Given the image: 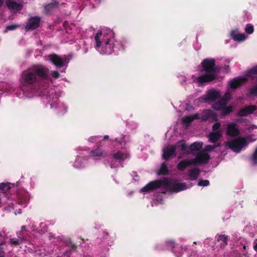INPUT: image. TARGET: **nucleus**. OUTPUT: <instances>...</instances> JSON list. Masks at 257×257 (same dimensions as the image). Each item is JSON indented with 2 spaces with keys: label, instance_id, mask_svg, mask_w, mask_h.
<instances>
[{
  "label": "nucleus",
  "instance_id": "obj_19",
  "mask_svg": "<svg viewBox=\"0 0 257 257\" xmlns=\"http://www.w3.org/2000/svg\"><path fill=\"white\" fill-rule=\"evenodd\" d=\"M219 93L216 90L208 91L206 94V99L207 102H214L220 97Z\"/></svg>",
  "mask_w": 257,
  "mask_h": 257
},
{
  "label": "nucleus",
  "instance_id": "obj_48",
  "mask_svg": "<svg viewBox=\"0 0 257 257\" xmlns=\"http://www.w3.org/2000/svg\"><path fill=\"white\" fill-rule=\"evenodd\" d=\"M224 98L227 99V102H228L230 99L229 94H227V93L225 94L221 99H224Z\"/></svg>",
  "mask_w": 257,
  "mask_h": 257
},
{
  "label": "nucleus",
  "instance_id": "obj_27",
  "mask_svg": "<svg viewBox=\"0 0 257 257\" xmlns=\"http://www.w3.org/2000/svg\"><path fill=\"white\" fill-rule=\"evenodd\" d=\"M202 143L195 142L190 145V149L192 151H199L202 148Z\"/></svg>",
  "mask_w": 257,
  "mask_h": 257
},
{
  "label": "nucleus",
  "instance_id": "obj_18",
  "mask_svg": "<svg viewBox=\"0 0 257 257\" xmlns=\"http://www.w3.org/2000/svg\"><path fill=\"white\" fill-rule=\"evenodd\" d=\"M246 81L247 79L245 77L234 78L230 81L229 83V86L232 89H236L241 86L242 83L245 82Z\"/></svg>",
  "mask_w": 257,
  "mask_h": 257
},
{
  "label": "nucleus",
  "instance_id": "obj_26",
  "mask_svg": "<svg viewBox=\"0 0 257 257\" xmlns=\"http://www.w3.org/2000/svg\"><path fill=\"white\" fill-rule=\"evenodd\" d=\"M169 173L168 168L165 162L162 163L157 174L159 175H167Z\"/></svg>",
  "mask_w": 257,
  "mask_h": 257
},
{
  "label": "nucleus",
  "instance_id": "obj_17",
  "mask_svg": "<svg viewBox=\"0 0 257 257\" xmlns=\"http://www.w3.org/2000/svg\"><path fill=\"white\" fill-rule=\"evenodd\" d=\"M240 134L239 129L236 127V124L232 122L228 124L226 129V135L231 137L238 136Z\"/></svg>",
  "mask_w": 257,
  "mask_h": 257
},
{
  "label": "nucleus",
  "instance_id": "obj_55",
  "mask_svg": "<svg viewBox=\"0 0 257 257\" xmlns=\"http://www.w3.org/2000/svg\"><path fill=\"white\" fill-rule=\"evenodd\" d=\"M118 143L119 144H120V145L121 144V142H118Z\"/></svg>",
  "mask_w": 257,
  "mask_h": 257
},
{
  "label": "nucleus",
  "instance_id": "obj_6",
  "mask_svg": "<svg viewBox=\"0 0 257 257\" xmlns=\"http://www.w3.org/2000/svg\"><path fill=\"white\" fill-rule=\"evenodd\" d=\"M202 69L201 72L212 73L216 74L217 68L215 66V60L214 59L206 58L201 63Z\"/></svg>",
  "mask_w": 257,
  "mask_h": 257
},
{
  "label": "nucleus",
  "instance_id": "obj_53",
  "mask_svg": "<svg viewBox=\"0 0 257 257\" xmlns=\"http://www.w3.org/2000/svg\"><path fill=\"white\" fill-rule=\"evenodd\" d=\"M3 4V0H0V7L2 6Z\"/></svg>",
  "mask_w": 257,
  "mask_h": 257
},
{
  "label": "nucleus",
  "instance_id": "obj_15",
  "mask_svg": "<svg viewBox=\"0 0 257 257\" xmlns=\"http://www.w3.org/2000/svg\"><path fill=\"white\" fill-rule=\"evenodd\" d=\"M256 109V106L254 105H247L241 108L237 112L238 116H246L248 114H252Z\"/></svg>",
  "mask_w": 257,
  "mask_h": 257
},
{
  "label": "nucleus",
  "instance_id": "obj_23",
  "mask_svg": "<svg viewBox=\"0 0 257 257\" xmlns=\"http://www.w3.org/2000/svg\"><path fill=\"white\" fill-rule=\"evenodd\" d=\"M215 238L216 241L220 242L221 248H223L227 245L228 240V236L225 234H219L216 235Z\"/></svg>",
  "mask_w": 257,
  "mask_h": 257
},
{
  "label": "nucleus",
  "instance_id": "obj_7",
  "mask_svg": "<svg viewBox=\"0 0 257 257\" xmlns=\"http://www.w3.org/2000/svg\"><path fill=\"white\" fill-rule=\"evenodd\" d=\"M162 186L164 187V178L163 180L151 181L141 189V192L145 193H149L155 191Z\"/></svg>",
  "mask_w": 257,
  "mask_h": 257
},
{
  "label": "nucleus",
  "instance_id": "obj_39",
  "mask_svg": "<svg viewBox=\"0 0 257 257\" xmlns=\"http://www.w3.org/2000/svg\"><path fill=\"white\" fill-rule=\"evenodd\" d=\"M19 27V26L16 24H12L8 25L6 27V29L8 31H13L16 30Z\"/></svg>",
  "mask_w": 257,
  "mask_h": 257
},
{
  "label": "nucleus",
  "instance_id": "obj_51",
  "mask_svg": "<svg viewBox=\"0 0 257 257\" xmlns=\"http://www.w3.org/2000/svg\"><path fill=\"white\" fill-rule=\"evenodd\" d=\"M26 228V227L25 225H23V226H21V230L22 231L25 230Z\"/></svg>",
  "mask_w": 257,
  "mask_h": 257
},
{
  "label": "nucleus",
  "instance_id": "obj_31",
  "mask_svg": "<svg viewBox=\"0 0 257 257\" xmlns=\"http://www.w3.org/2000/svg\"><path fill=\"white\" fill-rule=\"evenodd\" d=\"M11 189L10 183H0V190H2L3 192H8Z\"/></svg>",
  "mask_w": 257,
  "mask_h": 257
},
{
  "label": "nucleus",
  "instance_id": "obj_37",
  "mask_svg": "<svg viewBox=\"0 0 257 257\" xmlns=\"http://www.w3.org/2000/svg\"><path fill=\"white\" fill-rule=\"evenodd\" d=\"M251 158L253 162L254 165L257 164V147L252 154Z\"/></svg>",
  "mask_w": 257,
  "mask_h": 257
},
{
  "label": "nucleus",
  "instance_id": "obj_41",
  "mask_svg": "<svg viewBox=\"0 0 257 257\" xmlns=\"http://www.w3.org/2000/svg\"><path fill=\"white\" fill-rule=\"evenodd\" d=\"M214 149H215V147H214L213 145H206L205 146L204 150L203 151L210 152V151H213Z\"/></svg>",
  "mask_w": 257,
  "mask_h": 257
},
{
  "label": "nucleus",
  "instance_id": "obj_50",
  "mask_svg": "<svg viewBox=\"0 0 257 257\" xmlns=\"http://www.w3.org/2000/svg\"><path fill=\"white\" fill-rule=\"evenodd\" d=\"M214 147H215V149L216 148H217V147H219L220 146V143H218L216 144H215L214 145H213Z\"/></svg>",
  "mask_w": 257,
  "mask_h": 257
},
{
  "label": "nucleus",
  "instance_id": "obj_22",
  "mask_svg": "<svg viewBox=\"0 0 257 257\" xmlns=\"http://www.w3.org/2000/svg\"><path fill=\"white\" fill-rule=\"evenodd\" d=\"M222 137V132L218 130L210 133L208 135L209 141L212 143H215Z\"/></svg>",
  "mask_w": 257,
  "mask_h": 257
},
{
  "label": "nucleus",
  "instance_id": "obj_43",
  "mask_svg": "<svg viewBox=\"0 0 257 257\" xmlns=\"http://www.w3.org/2000/svg\"><path fill=\"white\" fill-rule=\"evenodd\" d=\"M68 245L70 247L71 250H74L77 248V245L71 241L68 243Z\"/></svg>",
  "mask_w": 257,
  "mask_h": 257
},
{
  "label": "nucleus",
  "instance_id": "obj_29",
  "mask_svg": "<svg viewBox=\"0 0 257 257\" xmlns=\"http://www.w3.org/2000/svg\"><path fill=\"white\" fill-rule=\"evenodd\" d=\"M213 115V113L210 110H206L205 113L201 116V119L202 121H206L211 118Z\"/></svg>",
  "mask_w": 257,
  "mask_h": 257
},
{
  "label": "nucleus",
  "instance_id": "obj_14",
  "mask_svg": "<svg viewBox=\"0 0 257 257\" xmlns=\"http://www.w3.org/2000/svg\"><path fill=\"white\" fill-rule=\"evenodd\" d=\"M6 4L9 9L13 13L18 12L23 8V5L17 3L15 0H7Z\"/></svg>",
  "mask_w": 257,
  "mask_h": 257
},
{
  "label": "nucleus",
  "instance_id": "obj_2",
  "mask_svg": "<svg viewBox=\"0 0 257 257\" xmlns=\"http://www.w3.org/2000/svg\"><path fill=\"white\" fill-rule=\"evenodd\" d=\"M102 32L99 31L94 37L95 41V49L101 54L110 55L113 52L114 46L113 39H107L103 41L100 40L102 36Z\"/></svg>",
  "mask_w": 257,
  "mask_h": 257
},
{
  "label": "nucleus",
  "instance_id": "obj_36",
  "mask_svg": "<svg viewBox=\"0 0 257 257\" xmlns=\"http://www.w3.org/2000/svg\"><path fill=\"white\" fill-rule=\"evenodd\" d=\"M209 185V181L208 180H202L198 182V185L199 186H207Z\"/></svg>",
  "mask_w": 257,
  "mask_h": 257
},
{
  "label": "nucleus",
  "instance_id": "obj_30",
  "mask_svg": "<svg viewBox=\"0 0 257 257\" xmlns=\"http://www.w3.org/2000/svg\"><path fill=\"white\" fill-rule=\"evenodd\" d=\"M113 158L119 161H123L124 160V154L119 151L113 154Z\"/></svg>",
  "mask_w": 257,
  "mask_h": 257
},
{
  "label": "nucleus",
  "instance_id": "obj_13",
  "mask_svg": "<svg viewBox=\"0 0 257 257\" xmlns=\"http://www.w3.org/2000/svg\"><path fill=\"white\" fill-rule=\"evenodd\" d=\"M106 156L107 153L99 147H98L96 149L91 150L89 152L90 157L96 160H99L101 158H104Z\"/></svg>",
  "mask_w": 257,
  "mask_h": 257
},
{
  "label": "nucleus",
  "instance_id": "obj_49",
  "mask_svg": "<svg viewBox=\"0 0 257 257\" xmlns=\"http://www.w3.org/2000/svg\"><path fill=\"white\" fill-rule=\"evenodd\" d=\"M253 249L257 251V242H254Z\"/></svg>",
  "mask_w": 257,
  "mask_h": 257
},
{
  "label": "nucleus",
  "instance_id": "obj_46",
  "mask_svg": "<svg viewBox=\"0 0 257 257\" xmlns=\"http://www.w3.org/2000/svg\"><path fill=\"white\" fill-rule=\"evenodd\" d=\"M97 138V137H96V136L91 137L90 138H89L88 140L89 142L93 143L96 141Z\"/></svg>",
  "mask_w": 257,
  "mask_h": 257
},
{
  "label": "nucleus",
  "instance_id": "obj_24",
  "mask_svg": "<svg viewBox=\"0 0 257 257\" xmlns=\"http://www.w3.org/2000/svg\"><path fill=\"white\" fill-rule=\"evenodd\" d=\"M59 6V2L57 1H53L51 3L46 5L44 7V9L47 13H49L54 9L58 8Z\"/></svg>",
  "mask_w": 257,
  "mask_h": 257
},
{
  "label": "nucleus",
  "instance_id": "obj_4",
  "mask_svg": "<svg viewBox=\"0 0 257 257\" xmlns=\"http://www.w3.org/2000/svg\"><path fill=\"white\" fill-rule=\"evenodd\" d=\"M227 99H220L218 102L213 103L211 107L216 110H221V114L222 115L226 116L231 113L234 107L232 106H226Z\"/></svg>",
  "mask_w": 257,
  "mask_h": 257
},
{
  "label": "nucleus",
  "instance_id": "obj_40",
  "mask_svg": "<svg viewBox=\"0 0 257 257\" xmlns=\"http://www.w3.org/2000/svg\"><path fill=\"white\" fill-rule=\"evenodd\" d=\"M221 126V123L220 122H215L212 126V130L213 131H217L220 130Z\"/></svg>",
  "mask_w": 257,
  "mask_h": 257
},
{
  "label": "nucleus",
  "instance_id": "obj_10",
  "mask_svg": "<svg viewBox=\"0 0 257 257\" xmlns=\"http://www.w3.org/2000/svg\"><path fill=\"white\" fill-rule=\"evenodd\" d=\"M167 244L168 246L171 248L172 252L177 257H181L184 253L182 248L177 244L173 240H169L167 241Z\"/></svg>",
  "mask_w": 257,
  "mask_h": 257
},
{
  "label": "nucleus",
  "instance_id": "obj_42",
  "mask_svg": "<svg viewBox=\"0 0 257 257\" xmlns=\"http://www.w3.org/2000/svg\"><path fill=\"white\" fill-rule=\"evenodd\" d=\"M52 76L55 79H57L60 77L59 73L57 71H52L51 72Z\"/></svg>",
  "mask_w": 257,
  "mask_h": 257
},
{
  "label": "nucleus",
  "instance_id": "obj_33",
  "mask_svg": "<svg viewBox=\"0 0 257 257\" xmlns=\"http://www.w3.org/2000/svg\"><path fill=\"white\" fill-rule=\"evenodd\" d=\"M247 75L248 76H251L252 75H257V65L252 67L247 72Z\"/></svg>",
  "mask_w": 257,
  "mask_h": 257
},
{
  "label": "nucleus",
  "instance_id": "obj_9",
  "mask_svg": "<svg viewBox=\"0 0 257 257\" xmlns=\"http://www.w3.org/2000/svg\"><path fill=\"white\" fill-rule=\"evenodd\" d=\"M210 157L207 153L201 151L196 154V157L192 160L194 165L207 164Z\"/></svg>",
  "mask_w": 257,
  "mask_h": 257
},
{
  "label": "nucleus",
  "instance_id": "obj_20",
  "mask_svg": "<svg viewBox=\"0 0 257 257\" xmlns=\"http://www.w3.org/2000/svg\"><path fill=\"white\" fill-rule=\"evenodd\" d=\"M192 165H194L192 160L184 159L178 163L177 168L180 171H183L187 167Z\"/></svg>",
  "mask_w": 257,
  "mask_h": 257
},
{
  "label": "nucleus",
  "instance_id": "obj_5",
  "mask_svg": "<svg viewBox=\"0 0 257 257\" xmlns=\"http://www.w3.org/2000/svg\"><path fill=\"white\" fill-rule=\"evenodd\" d=\"M248 142L244 138L239 137L226 142V147L236 153H239L242 148L248 145Z\"/></svg>",
  "mask_w": 257,
  "mask_h": 257
},
{
  "label": "nucleus",
  "instance_id": "obj_44",
  "mask_svg": "<svg viewBox=\"0 0 257 257\" xmlns=\"http://www.w3.org/2000/svg\"><path fill=\"white\" fill-rule=\"evenodd\" d=\"M197 100L200 103H204V102H207V100L206 99V95L205 96H201V97L198 98Z\"/></svg>",
  "mask_w": 257,
  "mask_h": 257
},
{
  "label": "nucleus",
  "instance_id": "obj_11",
  "mask_svg": "<svg viewBox=\"0 0 257 257\" xmlns=\"http://www.w3.org/2000/svg\"><path fill=\"white\" fill-rule=\"evenodd\" d=\"M176 146L172 145L167 147L163 150V158L166 161L169 160L171 157L176 156Z\"/></svg>",
  "mask_w": 257,
  "mask_h": 257
},
{
  "label": "nucleus",
  "instance_id": "obj_47",
  "mask_svg": "<svg viewBox=\"0 0 257 257\" xmlns=\"http://www.w3.org/2000/svg\"><path fill=\"white\" fill-rule=\"evenodd\" d=\"M191 116H193V120L199 118V114L198 113H196L193 115H191Z\"/></svg>",
  "mask_w": 257,
  "mask_h": 257
},
{
  "label": "nucleus",
  "instance_id": "obj_1",
  "mask_svg": "<svg viewBox=\"0 0 257 257\" xmlns=\"http://www.w3.org/2000/svg\"><path fill=\"white\" fill-rule=\"evenodd\" d=\"M49 69L45 66L35 65L22 72L20 83L22 87L33 88L48 78Z\"/></svg>",
  "mask_w": 257,
  "mask_h": 257
},
{
  "label": "nucleus",
  "instance_id": "obj_45",
  "mask_svg": "<svg viewBox=\"0 0 257 257\" xmlns=\"http://www.w3.org/2000/svg\"><path fill=\"white\" fill-rule=\"evenodd\" d=\"M223 69H224V71L225 73H227L229 72V71H230L229 66L228 65H225L224 66Z\"/></svg>",
  "mask_w": 257,
  "mask_h": 257
},
{
  "label": "nucleus",
  "instance_id": "obj_25",
  "mask_svg": "<svg viewBox=\"0 0 257 257\" xmlns=\"http://www.w3.org/2000/svg\"><path fill=\"white\" fill-rule=\"evenodd\" d=\"M200 169L198 168H195L189 170L188 176L190 177L192 181L195 180L200 174Z\"/></svg>",
  "mask_w": 257,
  "mask_h": 257
},
{
  "label": "nucleus",
  "instance_id": "obj_38",
  "mask_svg": "<svg viewBox=\"0 0 257 257\" xmlns=\"http://www.w3.org/2000/svg\"><path fill=\"white\" fill-rule=\"evenodd\" d=\"M21 240L22 241V239H21ZM10 242L12 245L16 246L19 245L22 242V241H20L16 238H11L10 240Z\"/></svg>",
  "mask_w": 257,
  "mask_h": 257
},
{
  "label": "nucleus",
  "instance_id": "obj_52",
  "mask_svg": "<svg viewBox=\"0 0 257 257\" xmlns=\"http://www.w3.org/2000/svg\"><path fill=\"white\" fill-rule=\"evenodd\" d=\"M109 138V136L108 135H105L104 136V140H107Z\"/></svg>",
  "mask_w": 257,
  "mask_h": 257
},
{
  "label": "nucleus",
  "instance_id": "obj_34",
  "mask_svg": "<svg viewBox=\"0 0 257 257\" xmlns=\"http://www.w3.org/2000/svg\"><path fill=\"white\" fill-rule=\"evenodd\" d=\"M249 94L252 96H257V84L251 87L249 91Z\"/></svg>",
  "mask_w": 257,
  "mask_h": 257
},
{
  "label": "nucleus",
  "instance_id": "obj_54",
  "mask_svg": "<svg viewBox=\"0 0 257 257\" xmlns=\"http://www.w3.org/2000/svg\"><path fill=\"white\" fill-rule=\"evenodd\" d=\"M110 167L111 168H113L114 167L113 165H112V164L110 165Z\"/></svg>",
  "mask_w": 257,
  "mask_h": 257
},
{
  "label": "nucleus",
  "instance_id": "obj_21",
  "mask_svg": "<svg viewBox=\"0 0 257 257\" xmlns=\"http://www.w3.org/2000/svg\"><path fill=\"white\" fill-rule=\"evenodd\" d=\"M230 36L233 40L238 42H241L245 40L246 36L244 34L239 33L237 30H232L231 32Z\"/></svg>",
  "mask_w": 257,
  "mask_h": 257
},
{
  "label": "nucleus",
  "instance_id": "obj_12",
  "mask_svg": "<svg viewBox=\"0 0 257 257\" xmlns=\"http://www.w3.org/2000/svg\"><path fill=\"white\" fill-rule=\"evenodd\" d=\"M216 78V74L212 73L205 72V74L199 76L196 78L198 82L200 83H204L206 82H210L214 80Z\"/></svg>",
  "mask_w": 257,
  "mask_h": 257
},
{
  "label": "nucleus",
  "instance_id": "obj_28",
  "mask_svg": "<svg viewBox=\"0 0 257 257\" xmlns=\"http://www.w3.org/2000/svg\"><path fill=\"white\" fill-rule=\"evenodd\" d=\"M174 146H176V149L179 148L180 149L181 151L183 152H185V151H186L187 148V145L183 140L179 141Z\"/></svg>",
  "mask_w": 257,
  "mask_h": 257
},
{
  "label": "nucleus",
  "instance_id": "obj_56",
  "mask_svg": "<svg viewBox=\"0 0 257 257\" xmlns=\"http://www.w3.org/2000/svg\"><path fill=\"white\" fill-rule=\"evenodd\" d=\"M193 243H194V244H197V242H196V241H194V242H193Z\"/></svg>",
  "mask_w": 257,
  "mask_h": 257
},
{
  "label": "nucleus",
  "instance_id": "obj_8",
  "mask_svg": "<svg viewBox=\"0 0 257 257\" xmlns=\"http://www.w3.org/2000/svg\"><path fill=\"white\" fill-rule=\"evenodd\" d=\"M41 21V18L39 16L31 17L28 19L25 29L28 31L35 30L39 27Z\"/></svg>",
  "mask_w": 257,
  "mask_h": 257
},
{
  "label": "nucleus",
  "instance_id": "obj_3",
  "mask_svg": "<svg viewBox=\"0 0 257 257\" xmlns=\"http://www.w3.org/2000/svg\"><path fill=\"white\" fill-rule=\"evenodd\" d=\"M164 187L173 192H178L187 188L185 183H179L177 180H170L167 178H164Z\"/></svg>",
  "mask_w": 257,
  "mask_h": 257
},
{
  "label": "nucleus",
  "instance_id": "obj_35",
  "mask_svg": "<svg viewBox=\"0 0 257 257\" xmlns=\"http://www.w3.org/2000/svg\"><path fill=\"white\" fill-rule=\"evenodd\" d=\"M254 31V28L253 26L247 24L245 28V32L249 34H252Z\"/></svg>",
  "mask_w": 257,
  "mask_h": 257
},
{
  "label": "nucleus",
  "instance_id": "obj_16",
  "mask_svg": "<svg viewBox=\"0 0 257 257\" xmlns=\"http://www.w3.org/2000/svg\"><path fill=\"white\" fill-rule=\"evenodd\" d=\"M49 60L58 68H61L64 65V61L57 54L49 55Z\"/></svg>",
  "mask_w": 257,
  "mask_h": 257
},
{
  "label": "nucleus",
  "instance_id": "obj_32",
  "mask_svg": "<svg viewBox=\"0 0 257 257\" xmlns=\"http://www.w3.org/2000/svg\"><path fill=\"white\" fill-rule=\"evenodd\" d=\"M193 120V116L191 115L185 116L182 119L183 123H187L188 124H190Z\"/></svg>",
  "mask_w": 257,
  "mask_h": 257
}]
</instances>
